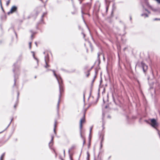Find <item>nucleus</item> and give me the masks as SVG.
Returning a JSON list of instances; mask_svg holds the SVG:
<instances>
[{"mask_svg": "<svg viewBox=\"0 0 160 160\" xmlns=\"http://www.w3.org/2000/svg\"><path fill=\"white\" fill-rule=\"evenodd\" d=\"M18 62V61H17L16 63H14L13 66V69L12 71L14 73V83L13 85V87H14L16 85V79L18 78L17 77V75L18 72L19 71V67L17 65Z\"/></svg>", "mask_w": 160, "mask_h": 160, "instance_id": "obj_1", "label": "nucleus"}, {"mask_svg": "<svg viewBox=\"0 0 160 160\" xmlns=\"http://www.w3.org/2000/svg\"><path fill=\"white\" fill-rule=\"evenodd\" d=\"M40 10V7L39 6H38L35 8L34 10V12L35 13V15L34 16V18H36L37 16L38 15L39 11Z\"/></svg>", "mask_w": 160, "mask_h": 160, "instance_id": "obj_2", "label": "nucleus"}, {"mask_svg": "<svg viewBox=\"0 0 160 160\" xmlns=\"http://www.w3.org/2000/svg\"><path fill=\"white\" fill-rule=\"evenodd\" d=\"M151 125L152 127H154L157 125V122L155 119H151Z\"/></svg>", "mask_w": 160, "mask_h": 160, "instance_id": "obj_3", "label": "nucleus"}, {"mask_svg": "<svg viewBox=\"0 0 160 160\" xmlns=\"http://www.w3.org/2000/svg\"><path fill=\"white\" fill-rule=\"evenodd\" d=\"M17 9L18 8L17 6H13L11 8V12H12L13 13L16 11L17 10Z\"/></svg>", "mask_w": 160, "mask_h": 160, "instance_id": "obj_4", "label": "nucleus"}, {"mask_svg": "<svg viewBox=\"0 0 160 160\" xmlns=\"http://www.w3.org/2000/svg\"><path fill=\"white\" fill-rule=\"evenodd\" d=\"M31 53L32 54V56L33 58L37 61V63H38V59L35 57L34 52L33 51H31Z\"/></svg>", "mask_w": 160, "mask_h": 160, "instance_id": "obj_5", "label": "nucleus"}, {"mask_svg": "<svg viewBox=\"0 0 160 160\" xmlns=\"http://www.w3.org/2000/svg\"><path fill=\"white\" fill-rule=\"evenodd\" d=\"M30 32L31 33H32V34H31V40H32L33 39V35L34 34H35L36 32H33L32 31V30H30Z\"/></svg>", "mask_w": 160, "mask_h": 160, "instance_id": "obj_6", "label": "nucleus"}, {"mask_svg": "<svg viewBox=\"0 0 160 160\" xmlns=\"http://www.w3.org/2000/svg\"><path fill=\"white\" fill-rule=\"evenodd\" d=\"M12 119H13V118H12L11 119V120L10 122L9 123V124L8 126L6 127V128L4 130H3L1 132H0V133H2V132H3L4 131H5L8 128V127H9V126H10V124H11V122H12Z\"/></svg>", "mask_w": 160, "mask_h": 160, "instance_id": "obj_7", "label": "nucleus"}, {"mask_svg": "<svg viewBox=\"0 0 160 160\" xmlns=\"http://www.w3.org/2000/svg\"><path fill=\"white\" fill-rule=\"evenodd\" d=\"M5 155V152L3 153L1 156L0 158V160H3V158Z\"/></svg>", "mask_w": 160, "mask_h": 160, "instance_id": "obj_8", "label": "nucleus"}, {"mask_svg": "<svg viewBox=\"0 0 160 160\" xmlns=\"http://www.w3.org/2000/svg\"><path fill=\"white\" fill-rule=\"evenodd\" d=\"M0 6H1V8L2 11L4 12L5 11H4V10L2 6L1 0H0Z\"/></svg>", "mask_w": 160, "mask_h": 160, "instance_id": "obj_9", "label": "nucleus"}, {"mask_svg": "<svg viewBox=\"0 0 160 160\" xmlns=\"http://www.w3.org/2000/svg\"><path fill=\"white\" fill-rule=\"evenodd\" d=\"M10 0H8V1L6 3V5L7 6H8V5L9 4L10 2Z\"/></svg>", "mask_w": 160, "mask_h": 160, "instance_id": "obj_10", "label": "nucleus"}, {"mask_svg": "<svg viewBox=\"0 0 160 160\" xmlns=\"http://www.w3.org/2000/svg\"><path fill=\"white\" fill-rule=\"evenodd\" d=\"M40 24V23L39 22H38L37 24V25L36 26V28L37 29H39V25Z\"/></svg>", "mask_w": 160, "mask_h": 160, "instance_id": "obj_11", "label": "nucleus"}, {"mask_svg": "<svg viewBox=\"0 0 160 160\" xmlns=\"http://www.w3.org/2000/svg\"><path fill=\"white\" fill-rule=\"evenodd\" d=\"M19 92H17V99H18V97H19Z\"/></svg>", "mask_w": 160, "mask_h": 160, "instance_id": "obj_12", "label": "nucleus"}, {"mask_svg": "<svg viewBox=\"0 0 160 160\" xmlns=\"http://www.w3.org/2000/svg\"><path fill=\"white\" fill-rule=\"evenodd\" d=\"M12 13V12H11V10H10V11L8 12V15H9L10 13Z\"/></svg>", "mask_w": 160, "mask_h": 160, "instance_id": "obj_13", "label": "nucleus"}, {"mask_svg": "<svg viewBox=\"0 0 160 160\" xmlns=\"http://www.w3.org/2000/svg\"><path fill=\"white\" fill-rule=\"evenodd\" d=\"M29 45H32V42H29Z\"/></svg>", "mask_w": 160, "mask_h": 160, "instance_id": "obj_14", "label": "nucleus"}, {"mask_svg": "<svg viewBox=\"0 0 160 160\" xmlns=\"http://www.w3.org/2000/svg\"><path fill=\"white\" fill-rule=\"evenodd\" d=\"M15 35H16V38L17 37V34L16 33V32H15Z\"/></svg>", "mask_w": 160, "mask_h": 160, "instance_id": "obj_15", "label": "nucleus"}, {"mask_svg": "<svg viewBox=\"0 0 160 160\" xmlns=\"http://www.w3.org/2000/svg\"><path fill=\"white\" fill-rule=\"evenodd\" d=\"M29 48L30 49L31 48V45H29Z\"/></svg>", "mask_w": 160, "mask_h": 160, "instance_id": "obj_16", "label": "nucleus"}, {"mask_svg": "<svg viewBox=\"0 0 160 160\" xmlns=\"http://www.w3.org/2000/svg\"><path fill=\"white\" fill-rule=\"evenodd\" d=\"M35 44L36 45V46H37V42H35Z\"/></svg>", "mask_w": 160, "mask_h": 160, "instance_id": "obj_17", "label": "nucleus"}, {"mask_svg": "<svg viewBox=\"0 0 160 160\" xmlns=\"http://www.w3.org/2000/svg\"><path fill=\"white\" fill-rule=\"evenodd\" d=\"M16 104H15L14 105V108H16Z\"/></svg>", "mask_w": 160, "mask_h": 160, "instance_id": "obj_18", "label": "nucleus"}, {"mask_svg": "<svg viewBox=\"0 0 160 160\" xmlns=\"http://www.w3.org/2000/svg\"><path fill=\"white\" fill-rule=\"evenodd\" d=\"M2 40H0V44L2 43Z\"/></svg>", "mask_w": 160, "mask_h": 160, "instance_id": "obj_19", "label": "nucleus"}, {"mask_svg": "<svg viewBox=\"0 0 160 160\" xmlns=\"http://www.w3.org/2000/svg\"><path fill=\"white\" fill-rule=\"evenodd\" d=\"M22 58V55H21L20 56H19V58Z\"/></svg>", "mask_w": 160, "mask_h": 160, "instance_id": "obj_20", "label": "nucleus"}, {"mask_svg": "<svg viewBox=\"0 0 160 160\" xmlns=\"http://www.w3.org/2000/svg\"><path fill=\"white\" fill-rule=\"evenodd\" d=\"M15 140H16V141H17V138H16V139Z\"/></svg>", "mask_w": 160, "mask_h": 160, "instance_id": "obj_21", "label": "nucleus"}, {"mask_svg": "<svg viewBox=\"0 0 160 160\" xmlns=\"http://www.w3.org/2000/svg\"><path fill=\"white\" fill-rule=\"evenodd\" d=\"M34 78H36V76H35V77H34Z\"/></svg>", "mask_w": 160, "mask_h": 160, "instance_id": "obj_22", "label": "nucleus"}]
</instances>
